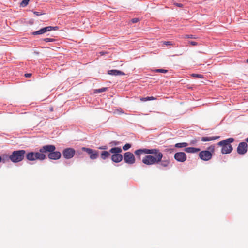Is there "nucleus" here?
Returning a JSON list of instances; mask_svg holds the SVG:
<instances>
[{
	"label": "nucleus",
	"instance_id": "obj_1",
	"mask_svg": "<svg viewBox=\"0 0 248 248\" xmlns=\"http://www.w3.org/2000/svg\"><path fill=\"white\" fill-rule=\"evenodd\" d=\"M134 154L139 159H140L141 154L149 155L145 156L142 160V163L147 165H154L155 163L160 161L162 157L159 149L156 148L138 149L134 152Z\"/></svg>",
	"mask_w": 248,
	"mask_h": 248
},
{
	"label": "nucleus",
	"instance_id": "obj_2",
	"mask_svg": "<svg viewBox=\"0 0 248 248\" xmlns=\"http://www.w3.org/2000/svg\"><path fill=\"white\" fill-rule=\"evenodd\" d=\"M55 146L53 145H47L43 146L40 149V151L45 152V153H49L48 157L52 160H57L61 158V153L59 151H55Z\"/></svg>",
	"mask_w": 248,
	"mask_h": 248
},
{
	"label": "nucleus",
	"instance_id": "obj_3",
	"mask_svg": "<svg viewBox=\"0 0 248 248\" xmlns=\"http://www.w3.org/2000/svg\"><path fill=\"white\" fill-rule=\"evenodd\" d=\"M234 141V139L233 138H229L217 143L218 146L222 147L221 152L223 154H229L232 152L233 148L231 143H232Z\"/></svg>",
	"mask_w": 248,
	"mask_h": 248
},
{
	"label": "nucleus",
	"instance_id": "obj_4",
	"mask_svg": "<svg viewBox=\"0 0 248 248\" xmlns=\"http://www.w3.org/2000/svg\"><path fill=\"white\" fill-rule=\"evenodd\" d=\"M215 152V146L211 145L208 148V150L202 151L199 153V157L203 161L210 160Z\"/></svg>",
	"mask_w": 248,
	"mask_h": 248
},
{
	"label": "nucleus",
	"instance_id": "obj_5",
	"mask_svg": "<svg viewBox=\"0 0 248 248\" xmlns=\"http://www.w3.org/2000/svg\"><path fill=\"white\" fill-rule=\"evenodd\" d=\"M109 152L112 154L111 159L113 162L119 163L123 160V156L120 154L122 152V150L120 147L112 148L110 149Z\"/></svg>",
	"mask_w": 248,
	"mask_h": 248
},
{
	"label": "nucleus",
	"instance_id": "obj_6",
	"mask_svg": "<svg viewBox=\"0 0 248 248\" xmlns=\"http://www.w3.org/2000/svg\"><path fill=\"white\" fill-rule=\"evenodd\" d=\"M45 152H29L26 155V158L29 161H35L36 160H43L46 158Z\"/></svg>",
	"mask_w": 248,
	"mask_h": 248
},
{
	"label": "nucleus",
	"instance_id": "obj_7",
	"mask_svg": "<svg viewBox=\"0 0 248 248\" xmlns=\"http://www.w3.org/2000/svg\"><path fill=\"white\" fill-rule=\"evenodd\" d=\"M25 153V151L23 150L15 151L9 156V158L13 162H18L24 159Z\"/></svg>",
	"mask_w": 248,
	"mask_h": 248
},
{
	"label": "nucleus",
	"instance_id": "obj_8",
	"mask_svg": "<svg viewBox=\"0 0 248 248\" xmlns=\"http://www.w3.org/2000/svg\"><path fill=\"white\" fill-rule=\"evenodd\" d=\"M124 161L128 164H133L135 162V157L134 155L130 152H127L125 153L123 155Z\"/></svg>",
	"mask_w": 248,
	"mask_h": 248
},
{
	"label": "nucleus",
	"instance_id": "obj_9",
	"mask_svg": "<svg viewBox=\"0 0 248 248\" xmlns=\"http://www.w3.org/2000/svg\"><path fill=\"white\" fill-rule=\"evenodd\" d=\"M58 29H59V27L57 26H55V27L47 26V27H46L41 28V29H40L39 30H38L37 31L33 32L32 33V34L34 35L42 34L46 33L47 31H50L53 30L56 31V30H58Z\"/></svg>",
	"mask_w": 248,
	"mask_h": 248
},
{
	"label": "nucleus",
	"instance_id": "obj_10",
	"mask_svg": "<svg viewBox=\"0 0 248 248\" xmlns=\"http://www.w3.org/2000/svg\"><path fill=\"white\" fill-rule=\"evenodd\" d=\"M75 150L72 148H67L62 151V155L64 158L67 159L72 158L75 154Z\"/></svg>",
	"mask_w": 248,
	"mask_h": 248
},
{
	"label": "nucleus",
	"instance_id": "obj_11",
	"mask_svg": "<svg viewBox=\"0 0 248 248\" xmlns=\"http://www.w3.org/2000/svg\"><path fill=\"white\" fill-rule=\"evenodd\" d=\"M82 150L86 152L90 155V158L91 159H96L98 157V152L90 148L83 147Z\"/></svg>",
	"mask_w": 248,
	"mask_h": 248
},
{
	"label": "nucleus",
	"instance_id": "obj_12",
	"mask_svg": "<svg viewBox=\"0 0 248 248\" xmlns=\"http://www.w3.org/2000/svg\"><path fill=\"white\" fill-rule=\"evenodd\" d=\"M248 145L245 142H240L237 148V152L239 155H244L247 152Z\"/></svg>",
	"mask_w": 248,
	"mask_h": 248
},
{
	"label": "nucleus",
	"instance_id": "obj_13",
	"mask_svg": "<svg viewBox=\"0 0 248 248\" xmlns=\"http://www.w3.org/2000/svg\"><path fill=\"white\" fill-rule=\"evenodd\" d=\"M174 158L178 162H184L186 159V155L184 152H178L175 154Z\"/></svg>",
	"mask_w": 248,
	"mask_h": 248
},
{
	"label": "nucleus",
	"instance_id": "obj_14",
	"mask_svg": "<svg viewBox=\"0 0 248 248\" xmlns=\"http://www.w3.org/2000/svg\"><path fill=\"white\" fill-rule=\"evenodd\" d=\"M159 152L162 154L161 158L160 159V161L155 162L154 163V164L160 163V165L163 167H166L168 166L170 163V160L169 159L162 160V158H163V154L159 150Z\"/></svg>",
	"mask_w": 248,
	"mask_h": 248
},
{
	"label": "nucleus",
	"instance_id": "obj_15",
	"mask_svg": "<svg viewBox=\"0 0 248 248\" xmlns=\"http://www.w3.org/2000/svg\"><path fill=\"white\" fill-rule=\"evenodd\" d=\"M109 75L112 76L124 75L125 74L121 71L118 70H110L108 71Z\"/></svg>",
	"mask_w": 248,
	"mask_h": 248
},
{
	"label": "nucleus",
	"instance_id": "obj_16",
	"mask_svg": "<svg viewBox=\"0 0 248 248\" xmlns=\"http://www.w3.org/2000/svg\"><path fill=\"white\" fill-rule=\"evenodd\" d=\"M219 136L202 137L201 138V141L203 142L210 141L219 138Z\"/></svg>",
	"mask_w": 248,
	"mask_h": 248
},
{
	"label": "nucleus",
	"instance_id": "obj_17",
	"mask_svg": "<svg viewBox=\"0 0 248 248\" xmlns=\"http://www.w3.org/2000/svg\"><path fill=\"white\" fill-rule=\"evenodd\" d=\"M200 149L199 148H196L194 147H187L185 149V151L187 153H197L200 151Z\"/></svg>",
	"mask_w": 248,
	"mask_h": 248
},
{
	"label": "nucleus",
	"instance_id": "obj_18",
	"mask_svg": "<svg viewBox=\"0 0 248 248\" xmlns=\"http://www.w3.org/2000/svg\"><path fill=\"white\" fill-rule=\"evenodd\" d=\"M110 153H111L109 151H103L100 155L101 158L103 160H105L110 156Z\"/></svg>",
	"mask_w": 248,
	"mask_h": 248
},
{
	"label": "nucleus",
	"instance_id": "obj_19",
	"mask_svg": "<svg viewBox=\"0 0 248 248\" xmlns=\"http://www.w3.org/2000/svg\"><path fill=\"white\" fill-rule=\"evenodd\" d=\"M155 99H156V98L153 96L147 97H141L140 98V100L141 101H150V100H155Z\"/></svg>",
	"mask_w": 248,
	"mask_h": 248
},
{
	"label": "nucleus",
	"instance_id": "obj_20",
	"mask_svg": "<svg viewBox=\"0 0 248 248\" xmlns=\"http://www.w3.org/2000/svg\"><path fill=\"white\" fill-rule=\"evenodd\" d=\"M188 145V144L186 142L178 143L175 145V147L176 148H182L186 147Z\"/></svg>",
	"mask_w": 248,
	"mask_h": 248
},
{
	"label": "nucleus",
	"instance_id": "obj_21",
	"mask_svg": "<svg viewBox=\"0 0 248 248\" xmlns=\"http://www.w3.org/2000/svg\"><path fill=\"white\" fill-rule=\"evenodd\" d=\"M30 0H23L20 3V5L23 7H26L29 3Z\"/></svg>",
	"mask_w": 248,
	"mask_h": 248
},
{
	"label": "nucleus",
	"instance_id": "obj_22",
	"mask_svg": "<svg viewBox=\"0 0 248 248\" xmlns=\"http://www.w3.org/2000/svg\"><path fill=\"white\" fill-rule=\"evenodd\" d=\"M131 147V145L129 143H127L125 145H124L123 147V149L124 150V151H126L127 150H128L129 148H130Z\"/></svg>",
	"mask_w": 248,
	"mask_h": 248
},
{
	"label": "nucleus",
	"instance_id": "obj_23",
	"mask_svg": "<svg viewBox=\"0 0 248 248\" xmlns=\"http://www.w3.org/2000/svg\"><path fill=\"white\" fill-rule=\"evenodd\" d=\"M191 76L193 77L199 78H203V76L202 74H192Z\"/></svg>",
	"mask_w": 248,
	"mask_h": 248
},
{
	"label": "nucleus",
	"instance_id": "obj_24",
	"mask_svg": "<svg viewBox=\"0 0 248 248\" xmlns=\"http://www.w3.org/2000/svg\"><path fill=\"white\" fill-rule=\"evenodd\" d=\"M107 88H102L101 89L96 90L95 92L100 93L105 92L107 90Z\"/></svg>",
	"mask_w": 248,
	"mask_h": 248
},
{
	"label": "nucleus",
	"instance_id": "obj_25",
	"mask_svg": "<svg viewBox=\"0 0 248 248\" xmlns=\"http://www.w3.org/2000/svg\"><path fill=\"white\" fill-rule=\"evenodd\" d=\"M44 41H45L46 42H53L55 41V39H52V38H45L43 40Z\"/></svg>",
	"mask_w": 248,
	"mask_h": 248
},
{
	"label": "nucleus",
	"instance_id": "obj_26",
	"mask_svg": "<svg viewBox=\"0 0 248 248\" xmlns=\"http://www.w3.org/2000/svg\"><path fill=\"white\" fill-rule=\"evenodd\" d=\"M183 38H196L195 36L193 35H186Z\"/></svg>",
	"mask_w": 248,
	"mask_h": 248
},
{
	"label": "nucleus",
	"instance_id": "obj_27",
	"mask_svg": "<svg viewBox=\"0 0 248 248\" xmlns=\"http://www.w3.org/2000/svg\"><path fill=\"white\" fill-rule=\"evenodd\" d=\"M167 70H165V69H156V72H160V73H167Z\"/></svg>",
	"mask_w": 248,
	"mask_h": 248
},
{
	"label": "nucleus",
	"instance_id": "obj_28",
	"mask_svg": "<svg viewBox=\"0 0 248 248\" xmlns=\"http://www.w3.org/2000/svg\"><path fill=\"white\" fill-rule=\"evenodd\" d=\"M162 43L166 45H172V43L171 41H163Z\"/></svg>",
	"mask_w": 248,
	"mask_h": 248
},
{
	"label": "nucleus",
	"instance_id": "obj_29",
	"mask_svg": "<svg viewBox=\"0 0 248 248\" xmlns=\"http://www.w3.org/2000/svg\"><path fill=\"white\" fill-rule=\"evenodd\" d=\"M189 43L192 46H197L198 45L197 42L195 41H189Z\"/></svg>",
	"mask_w": 248,
	"mask_h": 248
},
{
	"label": "nucleus",
	"instance_id": "obj_30",
	"mask_svg": "<svg viewBox=\"0 0 248 248\" xmlns=\"http://www.w3.org/2000/svg\"><path fill=\"white\" fill-rule=\"evenodd\" d=\"M139 19L138 18H133L132 20H131V22L132 23H137L139 21Z\"/></svg>",
	"mask_w": 248,
	"mask_h": 248
},
{
	"label": "nucleus",
	"instance_id": "obj_31",
	"mask_svg": "<svg viewBox=\"0 0 248 248\" xmlns=\"http://www.w3.org/2000/svg\"><path fill=\"white\" fill-rule=\"evenodd\" d=\"M33 13L36 16H40L44 14V13H40L39 12L34 11Z\"/></svg>",
	"mask_w": 248,
	"mask_h": 248
},
{
	"label": "nucleus",
	"instance_id": "obj_32",
	"mask_svg": "<svg viewBox=\"0 0 248 248\" xmlns=\"http://www.w3.org/2000/svg\"><path fill=\"white\" fill-rule=\"evenodd\" d=\"M98 148L101 150H107L108 149V147H107V146L105 145V146L99 147Z\"/></svg>",
	"mask_w": 248,
	"mask_h": 248
},
{
	"label": "nucleus",
	"instance_id": "obj_33",
	"mask_svg": "<svg viewBox=\"0 0 248 248\" xmlns=\"http://www.w3.org/2000/svg\"><path fill=\"white\" fill-rule=\"evenodd\" d=\"M174 4L179 7H183V5L181 3H175Z\"/></svg>",
	"mask_w": 248,
	"mask_h": 248
},
{
	"label": "nucleus",
	"instance_id": "obj_34",
	"mask_svg": "<svg viewBox=\"0 0 248 248\" xmlns=\"http://www.w3.org/2000/svg\"><path fill=\"white\" fill-rule=\"evenodd\" d=\"M24 76L26 78H30L31 76V73L25 74Z\"/></svg>",
	"mask_w": 248,
	"mask_h": 248
},
{
	"label": "nucleus",
	"instance_id": "obj_35",
	"mask_svg": "<svg viewBox=\"0 0 248 248\" xmlns=\"http://www.w3.org/2000/svg\"><path fill=\"white\" fill-rule=\"evenodd\" d=\"M110 144H112L113 145H117L119 144V142L113 141Z\"/></svg>",
	"mask_w": 248,
	"mask_h": 248
},
{
	"label": "nucleus",
	"instance_id": "obj_36",
	"mask_svg": "<svg viewBox=\"0 0 248 248\" xmlns=\"http://www.w3.org/2000/svg\"><path fill=\"white\" fill-rule=\"evenodd\" d=\"M246 141L248 142V137L246 139Z\"/></svg>",
	"mask_w": 248,
	"mask_h": 248
},
{
	"label": "nucleus",
	"instance_id": "obj_37",
	"mask_svg": "<svg viewBox=\"0 0 248 248\" xmlns=\"http://www.w3.org/2000/svg\"><path fill=\"white\" fill-rule=\"evenodd\" d=\"M100 53L101 54V55H103L104 54V52H100Z\"/></svg>",
	"mask_w": 248,
	"mask_h": 248
},
{
	"label": "nucleus",
	"instance_id": "obj_38",
	"mask_svg": "<svg viewBox=\"0 0 248 248\" xmlns=\"http://www.w3.org/2000/svg\"><path fill=\"white\" fill-rule=\"evenodd\" d=\"M50 110H51V111H52V110H53V108H51Z\"/></svg>",
	"mask_w": 248,
	"mask_h": 248
},
{
	"label": "nucleus",
	"instance_id": "obj_39",
	"mask_svg": "<svg viewBox=\"0 0 248 248\" xmlns=\"http://www.w3.org/2000/svg\"><path fill=\"white\" fill-rule=\"evenodd\" d=\"M247 61V62H248V59H247V61Z\"/></svg>",
	"mask_w": 248,
	"mask_h": 248
}]
</instances>
